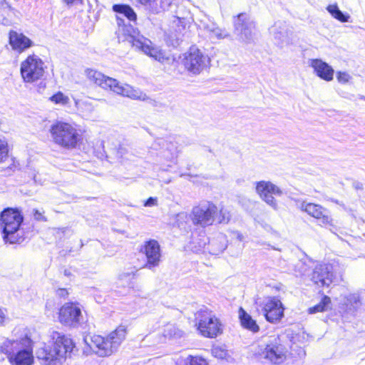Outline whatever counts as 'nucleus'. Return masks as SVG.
<instances>
[{
	"label": "nucleus",
	"mask_w": 365,
	"mask_h": 365,
	"mask_svg": "<svg viewBox=\"0 0 365 365\" xmlns=\"http://www.w3.org/2000/svg\"><path fill=\"white\" fill-rule=\"evenodd\" d=\"M113 11L115 13L118 25L119 26L123 25L119 31L125 36V41L136 49L142 51L145 54L159 62H163L166 58L159 48L154 46L150 40L140 35L133 27L132 23L135 24L137 15L129 5L114 4Z\"/></svg>",
	"instance_id": "f257e3e1"
},
{
	"label": "nucleus",
	"mask_w": 365,
	"mask_h": 365,
	"mask_svg": "<svg viewBox=\"0 0 365 365\" xmlns=\"http://www.w3.org/2000/svg\"><path fill=\"white\" fill-rule=\"evenodd\" d=\"M74 348L71 339L53 331L48 344H43L36 351V356L43 365H61Z\"/></svg>",
	"instance_id": "f03ea898"
},
{
	"label": "nucleus",
	"mask_w": 365,
	"mask_h": 365,
	"mask_svg": "<svg viewBox=\"0 0 365 365\" xmlns=\"http://www.w3.org/2000/svg\"><path fill=\"white\" fill-rule=\"evenodd\" d=\"M85 73L90 81L104 89L109 88L118 95L140 101H146L148 98L146 94L140 90L134 88L128 84H123L118 80L106 76L98 71L87 68Z\"/></svg>",
	"instance_id": "7ed1b4c3"
},
{
	"label": "nucleus",
	"mask_w": 365,
	"mask_h": 365,
	"mask_svg": "<svg viewBox=\"0 0 365 365\" xmlns=\"http://www.w3.org/2000/svg\"><path fill=\"white\" fill-rule=\"evenodd\" d=\"M11 365H32L34 356L31 340L26 336L20 339H6L0 346Z\"/></svg>",
	"instance_id": "20e7f679"
},
{
	"label": "nucleus",
	"mask_w": 365,
	"mask_h": 365,
	"mask_svg": "<svg viewBox=\"0 0 365 365\" xmlns=\"http://www.w3.org/2000/svg\"><path fill=\"white\" fill-rule=\"evenodd\" d=\"M125 327L120 326L106 338L100 335L89 336L85 337L84 342L96 355L100 357H106L117 351L125 339Z\"/></svg>",
	"instance_id": "39448f33"
},
{
	"label": "nucleus",
	"mask_w": 365,
	"mask_h": 365,
	"mask_svg": "<svg viewBox=\"0 0 365 365\" xmlns=\"http://www.w3.org/2000/svg\"><path fill=\"white\" fill-rule=\"evenodd\" d=\"M23 220V216L17 210L7 208L1 212V226L5 242L15 244L24 240L23 232L19 229Z\"/></svg>",
	"instance_id": "423d86ee"
},
{
	"label": "nucleus",
	"mask_w": 365,
	"mask_h": 365,
	"mask_svg": "<svg viewBox=\"0 0 365 365\" xmlns=\"http://www.w3.org/2000/svg\"><path fill=\"white\" fill-rule=\"evenodd\" d=\"M50 133L56 144L68 149L76 148L81 140V135L76 128L66 122L58 121L53 124Z\"/></svg>",
	"instance_id": "0eeeda50"
},
{
	"label": "nucleus",
	"mask_w": 365,
	"mask_h": 365,
	"mask_svg": "<svg viewBox=\"0 0 365 365\" xmlns=\"http://www.w3.org/2000/svg\"><path fill=\"white\" fill-rule=\"evenodd\" d=\"M195 321L197 329L205 337L214 338L222 332L220 320L205 307L195 314Z\"/></svg>",
	"instance_id": "6e6552de"
},
{
	"label": "nucleus",
	"mask_w": 365,
	"mask_h": 365,
	"mask_svg": "<svg viewBox=\"0 0 365 365\" xmlns=\"http://www.w3.org/2000/svg\"><path fill=\"white\" fill-rule=\"evenodd\" d=\"M217 212L218 208L213 202L203 201L192 207L190 217L194 225L206 227L213 225Z\"/></svg>",
	"instance_id": "1a4fd4ad"
},
{
	"label": "nucleus",
	"mask_w": 365,
	"mask_h": 365,
	"mask_svg": "<svg viewBox=\"0 0 365 365\" xmlns=\"http://www.w3.org/2000/svg\"><path fill=\"white\" fill-rule=\"evenodd\" d=\"M20 72L25 83H34L43 76L44 63L38 56L30 55L21 62Z\"/></svg>",
	"instance_id": "9d476101"
},
{
	"label": "nucleus",
	"mask_w": 365,
	"mask_h": 365,
	"mask_svg": "<svg viewBox=\"0 0 365 365\" xmlns=\"http://www.w3.org/2000/svg\"><path fill=\"white\" fill-rule=\"evenodd\" d=\"M235 31L239 38L247 43L254 41L255 23L245 13L240 14L234 21Z\"/></svg>",
	"instance_id": "9b49d317"
},
{
	"label": "nucleus",
	"mask_w": 365,
	"mask_h": 365,
	"mask_svg": "<svg viewBox=\"0 0 365 365\" xmlns=\"http://www.w3.org/2000/svg\"><path fill=\"white\" fill-rule=\"evenodd\" d=\"M209 62L207 56L196 47H191L187 53L185 54L182 60L185 68L193 74L200 73L205 69Z\"/></svg>",
	"instance_id": "f8f14e48"
},
{
	"label": "nucleus",
	"mask_w": 365,
	"mask_h": 365,
	"mask_svg": "<svg viewBox=\"0 0 365 365\" xmlns=\"http://www.w3.org/2000/svg\"><path fill=\"white\" fill-rule=\"evenodd\" d=\"M256 192L260 198L273 210H277L279 207L273 195L281 196L282 190L270 181L262 180L256 184Z\"/></svg>",
	"instance_id": "ddd939ff"
},
{
	"label": "nucleus",
	"mask_w": 365,
	"mask_h": 365,
	"mask_svg": "<svg viewBox=\"0 0 365 365\" xmlns=\"http://www.w3.org/2000/svg\"><path fill=\"white\" fill-rule=\"evenodd\" d=\"M260 306L266 320L270 323H277L284 317L283 304L275 297L265 298Z\"/></svg>",
	"instance_id": "4468645a"
},
{
	"label": "nucleus",
	"mask_w": 365,
	"mask_h": 365,
	"mask_svg": "<svg viewBox=\"0 0 365 365\" xmlns=\"http://www.w3.org/2000/svg\"><path fill=\"white\" fill-rule=\"evenodd\" d=\"M140 252L145 255L146 262L143 267L153 270L160 265L161 262L160 247L158 241L150 240L145 242L140 249Z\"/></svg>",
	"instance_id": "2eb2a0df"
},
{
	"label": "nucleus",
	"mask_w": 365,
	"mask_h": 365,
	"mask_svg": "<svg viewBox=\"0 0 365 365\" xmlns=\"http://www.w3.org/2000/svg\"><path fill=\"white\" fill-rule=\"evenodd\" d=\"M287 352L286 347L280 343L279 339L274 337L267 344L262 354L270 362L279 364L286 359Z\"/></svg>",
	"instance_id": "dca6fc26"
},
{
	"label": "nucleus",
	"mask_w": 365,
	"mask_h": 365,
	"mask_svg": "<svg viewBox=\"0 0 365 365\" xmlns=\"http://www.w3.org/2000/svg\"><path fill=\"white\" fill-rule=\"evenodd\" d=\"M61 323L69 326L77 327L82 319L81 309L73 303H66L59 310Z\"/></svg>",
	"instance_id": "f3484780"
},
{
	"label": "nucleus",
	"mask_w": 365,
	"mask_h": 365,
	"mask_svg": "<svg viewBox=\"0 0 365 365\" xmlns=\"http://www.w3.org/2000/svg\"><path fill=\"white\" fill-rule=\"evenodd\" d=\"M192 20V16L189 11L186 10L183 6L178 7L176 11V15L174 16V20L172 23V27H178L175 30L176 34H175L173 36L175 39L173 40V42L172 43L174 46L178 45L180 34L182 30L185 29V26L190 24Z\"/></svg>",
	"instance_id": "a211bd4d"
},
{
	"label": "nucleus",
	"mask_w": 365,
	"mask_h": 365,
	"mask_svg": "<svg viewBox=\"0 0 365 365\" xmlns=\"http://www.w3.org/2000/svg\"><path fill=\"white\" fill-rule=\"evenodd\" d=\"M269 34L277 46H282L284 43L288 42V26L285 22L274 23L269 29Z\"/></svg>",
	"instance_id": "6ab92c4d"
},
{
	"label": "nucleus",
	"mask_w": 365,
	"mask_h": 365,
	"mask_svg": "<svg viewBox=\"0 0 365 365\" xmlns=\"http://www.w3.org/2000/svg\"><path fill=\"white\" fill-rule=\"evenodd\" d=\"M9 43L12 48L19 53L24 51L33 44L31 40L28 37L14 31L9 32Z\"/></svg>",
	"instance_id": "aec40b11"
},
{
	"label": "nucleus",
	"mask_w": 365,
	"mask_h": 365,
	"mask_svg": "<svg viewBox=\"0 0 365 365\" xmlns=\"http://www.w3.org/2000/svg\"><path fill=\"white\" fill-rule=\"evenodd\" d=\"M239 318L240 319V322L242 326L253 333H256L259 331V327L257 325L255 320H254L252 317L247 313L242 307L239 309Z\"/></svg>",
	"instance_id": "412c9836"
},
{
	"label": "nucleus",
	"mask_w": 365,
	"mask_h": 365,
	"mask_svg": "<svg viewBox=\"0 0 365 365\" xmlns=\"http://www.w3.org/2000/svg\"><path fill=\"white\" fill-rule=\"evenodd\" d=\"M334 278L333 265L331 264H321V287H329L334 282Z\"/></svg>",
	"instance_id": "4be33fe9"
},
{
	"label": "nucleus",
	"mask_w": 365,
	"mask_h": 365,
	"mask_svg": "<svg viewBox=\"0 0 365 365\" xmlns=\"http://www.w3.org/2000/svg\"><path fill=\"white\" fill-rule=\"evenodd\" d=\"M12 14L11 6L5 0H0V24L5 26L11 25Z\"/></svg>",
	"instance_id": "5701e85b"
},
{
	"label": "nucleus",
	"mask_w": 365,
	"mask_h": 365,
	"mask_svg": "<svg viewBox=\"0 0 365 365\" xmlns=\"http://www.w3.org/2000/svg\"><path fill=\"white\" fill-rule=\"evenodd\" d=\"M166 148L162 151L161 156L165 160L175 163L179 154V150L175 143H166Z\"/></svg>",
	"instance_id": "b1692460"
},
{
	"label": "nucleus",
	"mask_w": 365,
	"mask_h": 365,
	"mask_svg": "<svg viewBox=\"0 0 365 365\" xmlns=\"http://www.w3.org/2000/svg\"><path fill=\"white\" fill-rule=\"evenodd\" d=\"M346 311L351 315H354L361 305L359 295L352 294L348 296L346 302Z\"/></svg>",
	"instance_id": "393cba45"
},
{
	"label": "nucleus",
	"mask_w": 365,
	"mask_h": 365,
	"mask_svg": "<svg viewBox=\"0 0 365 365\" xmlns=\"http://www.w3.org/2000/svg\"><path fill=\"white\" fill-rule=\"evenodd\" d=\"M328 12L336 19L341 22H349L350 16L346 13H343L336 4H331L327 7Z\"/></svg>",
	"instance_id": "a878e982"
},
{
	"label": "nucleus",
	"mask_w": 365,
	"mask_h": 365,
	"mask_svg": "<svg viewBox=\"0 0 365 365\" xmlns=\"http://www.w3.org/2000/svg\"><path fill=\"white\" fill-rule=\"evenodd\" d=\"M183 331L179 329L175 324H167L163 331V335L169 339H178L183 336Z\"/></svg>",
	"instance_id": "bb28decb"
},
{
	"label": "nucleus",
	"mask_w": 365,
	"mask_h": 365,
	"mask_svg": "<svg viewBox=\"0 0 365 365\" xmlns=\"http://www.w3.org/2000/svg\"><path fill=\"white\" fill-rule=\"evenodd\" d=\"M299 207L310 216L316 219L319 218V210L317 205L311 202H302L300 203Z\"/></svg>",
	"instance_id": "cd10ccee"
},
{
	"label": "nucleus",
	"mask_w": 365,
	"mask_h": 365,
	"mask_svg": "<svg viewBox=\"0 0 365 365\" xmlns=\"http://www.w3.org/2000/svg\"><path fill=\"white\" fill-rule=\"evenodd\" d=\"M106 158L111 159H116L118 160H122L123 156L128 153L126 148L119 146L118 148H112L109 150L108 153L104 150Z\"/></svg>",
	"instance_id": "c85d7f7f"
},
{
	"label": "nucleus",
	"mask_w": 365,
	"mask_h": 365,
	"mask_svg": "<svg viewBox=\"0 0 365 365\" xmlns=\"http://www.w3.org/2000/svg\"><path fill=\"white\" fill-rule=\"evenodd\" d=\"M134 272H123L119 274L118 283L127 288V291L131 287L132 279L135 278Z\"/></svg>",
	"instance_id": "c756f323"
},
{
	"label": "nucleus",
	"mask_w": 365,
	"mask_h": 365,
	"mask_svg": "<svg viewBox=\"0 0 365 365\" xmlns=\"http://www.w3.org/2000/svg\"><path fill=\"white\" fill-rule=\"evenodd\" d=\"M334 69L327 63L321 61V78L329 81L333 79Z\"/></svg>",
	"instance_id": "7c9ffc66"
},
{
	"label": "nucleus",
	"mask_w": 365,
	"mask_h": 365,
	"mask_svg": "<svg viewBox=\"0 0 365 365\" xmlns=\"http://www.w3.org/2000/svg\"><path fill=\"white\" fill-rule=\"evenodd\" d=\"M230 212L222 207L218 210V212L215 216V220H217L218 223L227 224L230 220Z\"/></svg>",
	"instance_id": "2f4dec72"
},
{
	"label": "nucleus",
	"mask_w": 365,
	"mask_h": 365,
	"mask_svg": "<svg viewBox=\"0 0 365 365\" xmlns=\"http://www.w3.org/2000/svg\"><path fill=\"white\" fill-rule=\"evenodd\" d=\"M210 38H216L217 39H223L229 36V33L225 30L220 28L217 24L214 26L212 31L209 34Z\"/></svg>",
	"instance_id": "473e14b6"
},
{
	"label": "nucleus",
	"mask_w": 365,
	"mask_h": 365,
	"mask_svg": "<svg viewBox=\"0 0 365 365\" xmlns=\"http://www.w3.org/2000/svg\"><path fill=\"white\" fill-rule=\"evenodd\" d=\"M50 100L55 103L56 104H61V105H66L69 102V98L68 96H65L61 92H58L57 93L53 95Z\"/></svg>",
	"instance_id": "72a5a7b5"
},
{
	"label": "nucleus",
	"mask_w": 365,
	"mask_h": 365,
	"mask_svg": "<svg viewBox=\"0 0 365 365\" xmlns=\"http://www.w3.org/2000/svg\"><path fill=\"white\" fill-rule=\"evenodd\" d=\"M8 144L7 142L0 137V163L4 161L8 157Z\"/></svg>",
	"instance_id": "f704fd0d"
},
{
	"label": "nucleus",
	"mask_w": 365,
	"mask_h": 365,
	"mask_svg": "<svg viewBox=\"0 0 365 365\" xmlns=\"http://www.w3.org/2000/svg\"><path fill=\"white\" fill-rule=\"evenodd\" d=\"M186 361L189 365H208L207 361L200 356H189Z\"/></svg>",
	"instance_id": "c9c22d12"
},
{
	"label": "nucleus",
	"mask_w": 365,
	"mask_h": 365,
	"mask_svg": "<svg viewBox=\"0 0 365 365\" xmlns=\"http://www.w3.org/2000/svg\"><path fill=\"white\" fill-rule=\"evenodd\" d=\"M351 76L346 72H337L336 78L340 83H346L351 79Z\"/></svg>",
	"instance_id": "e433bc0d"
},
{
	"label": "nucleus",
	"mask_w": 365,
	"mask_h": 365,
	"mask_svg": "<svg viewBox=\"0 0 365 365\" xmlns=\"http://www.w3.org/2000/svg\"><path fill=\"white\" fill-rule=\"evenodd\" d=\"M331 308V299L328 296H323L321 299V312L328 310Z\"/></svg>",
	"instance_id": "4c0bfd02"
},
{
	"label": "nucleus",
	"mask_w": 365,
	"mask_h": 365,
	"mask_svg": "<svg viewBox=\"0 0 365 365\" xmlns=\"http://www.w3.org/2000/svg\"><path fill=\"white\" fill-rule=\"evenodd\" d=\"M307 64L313 68L314 73L317 76H319V60L318 59H309Z\"/></svg>",
	"instance_id": "58836bf2"
},
{
	"label": "nucleus",
	"mask_w": 365,
	"mask_h": 365,
	"mask_svg": "<svg viewBox=\"0 0 365 365\" xmlns=\"http://www.w3.org/2000/svg\"><path fill=\"white\" fill-rule=\"evenodd\" d=\"M44 211L38 210L37 209L33 210V215L36 220L37 221H41V222H46L47 218L43 215Z\"/></svg>",
	"instance_id": "ea45409f"
},
{
	"label": "nucleus",
	"mask_w": 365,
	"mask_h": 365,
	"mask_svg": "<svg viewBox=\"0 0 365 365\" xmlns=\"http://www.w3.org/2000/svg\"><path fill=\"white\" fill-rule=\"evenodd\" d=\"M216 25V24L213 22H205L201 21H200V28L203 29L205 31H206L208 34H210L212 29H214V26Z\"/></svg>",
	"instance_id": "a19ab883"
},
{
	"label": "nucleus",
	"mask_w": 365,
	"mask_h": 365,
	"mask_svg": "<svg viewBox=\"0 0 365 365\" xmlns=\"http://www.w3.org/2000/svg\"><path fill=\"white\" fill-rule=\"evenodd\" d=\"M68 6H78L82 4L83 0H63Z\"/></svg>",
	"instance_id": "79ce46f5"
},
{
	"label": "nucleus",
	"mask_w": 365,
	"mask_h": 365,
	"mask_svg": "<svg viewBox=\"0 0 365 365\" xmlns=\"http://www.w3.org/2000/svg\"><path fill=\"white\" fill-rule=\"evenodd\" d=\"M157 205V198L149 197L144 203V206L151 207Z\"/></svg>",
	"instance_id": "37998d69"
},
{
	"label": "nucleus",
	"mask_w": 365,
	"mask_h": 365,
	"mask_svg": "<svg viewBox=\"0 0 365 365\" xmlns=\"http://www.w3.org/2000/svg\"><path fill=\"white\" fill-rule=\"evenodd\" d=\"M332 220L328 215L322 214V212H321V222L324 224H329L331 225V222Z\"/></svg>",
	"instance_id": "c03bdc74"
},
{
	"label": "nucleus",
	"mask_w": 365,
	"mask_h": 365,
	"mask_svg": "<svg viewBox=\"0 0 365 365\" xmlns=\"http://www.w3.org/2000/svg\"><path fill=\"white\" fill-rule=\"evenodd\" d=\"M212 353L215 355L219 356L220 358H224L225 356V353L224 351L220 350L218 348H215L212 349Z\"/></svg>",
	"instance_id": "a18cd8bd"
},
{
	"label": "nucleus",
	"mask_w": 365,
	"mask_h": 365,
	"mask_svg": "<svg viewBox=\"0 0 365 365\" xmlns=\"http://www.w3.org/2000/svg\"><path fill=\"white\" fill-rule=\"evenodd\" d=\"M319 312V304H316L312 307L308 309V313L309 314H315Z\"/></svg>",
	"instance_id": "49530a36"
},
{
	"label": "nucleus",
	"mask_w": 365,
	"mask_h": 365,
	"mask_svg": "<svg viewBox=\"0 0 365 365\" xmlns=\"http://www.w3.org/2000/svg\"><path fill=\"white\" fill-rule=\"evenodd\" d=\"M57 294L61 297H65L68 294V292L66 289H58L57 290Z\"/></svg>",
	"instance_id": "de8ad7c7"
},
{
	"label": "nucleus",
	"mask_w": 365,
	"mask_h": 365,
	"mask_svg": "<svg viewBox=\"0 0 365 365\" xmlns=\"http://www.w3.org/2000/svg\"><path fill=\"white\" fill-rule=\"evenodd\" d=\"M139 1L145 6H151V4L155 1V0H139Z\"/></svg>",
	"instance_id": "09e8293b"
},
{
	"label": "nucleus",
	"mask_w": 365,
	"mask_h": 365,
	"mask_svg": "<svg viewBox=\"0 0 365 365\" xmlns=\"http://www.w3.org/2000/svg\"><path fill=\"white\" fill-rule=\"evenodd\" d=\"M5 319V314L4 312L0 309V324H2Z\"/></svg>",
	"instance_id": "8fccbe9b"
},
{
	"label": "nucleus",
	"mask_w": 365,
	"mask_h": 365,
	"mask_svg": "<svg viewBox=\"0 0 365 365\" xmlns=\"http://www.w3.org/2000/svg\"><path fill=\"white\" fill-rule=\"evenodd\" d=\"M353 185L356 190L362 189V184L359 182H354Z\"/></svg>",
	"instance_id": "3c124183"
},
{
	"label": "nucleus",
	"mask_w": 365,
	"mask_h": 365,
	"mask_svg": "<svg viewBox=\"0 0 365 365\" xmlns=\"http://www.w3.org/2000/svg\"><path fill=\"white\" fill-rule=\"evenodd\" d=\"M64 274H65L66 276L69 277V276L71 275V272H70V271H68V270H66H66L64 271Z\"/></svg>",
	"instance_id": "603ef678"
},
{
	"label": "nucleus",
	"mask_w": 365,
	"mask_h": 365,
	"mask_svg": "<svg viewBox=\"0 0 365 365\" xmlns=\"http://www.w3.org/2000/svg\"><path fill=\"white\" fill-rule=\"evenodd\" d=\"M302 335H303V338H304V335H306V334H305L304 332H302ZM307 336L308 337V336H309V335H308V334H307Z\"/></svg>",
	"instance_id": "864d4df0"
},
{
	"label": "nucleus",
	"mask_w": 365,
	"mask_h": 365,
	"mask_svg": "<svg viewBox=\"0 0 365 365\" xmlns=\"http://www.w3.org/2000/svg\"><path fill=\"white\" fill-rule=\"evenodd\" d=\"M181 215H185V214H184V213H181V214H179V215H178V217H180Z\"/></svg>",
	"instance_id": "5fc2aeb1"
}]
</instances>
